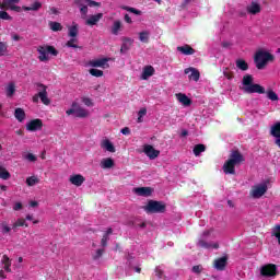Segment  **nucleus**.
<instances>
[{
  "label": "nucleus",
  "mask_w": 280,
  "mask_h": 280,
  "mask_svg": "<svg viewBox=\"0 0 280 280\" xmlns=\"http://www.w3.org/2000/svg\"><path fill=\"white\" fill-rule=\"evenodd\" d=\"M188 78L189 80H194V82H198L200 80V71H192Z\"/></svg>",
  "instance_id": "49530a36"
},
{
  "label": "nucleus",
  "mask_w": 280,
  "mask_h": 280,
  "mask_svg": "<svg viewBox=\"0 0 280 280\" xmlns=\"http://www.w3.org/2000/svg\"><path fill=\"white\" fill-rule=\"evenodd\" d=\"M90 74L94 78H102V75H104V71H90Z\"/></svg>",
  "instance_id": "13d9d810"
},
{
  "label": "nucleus",
  "mask_w": 280,
  "mask_h": 280,
  "mask_svg": "<svg viewBox=\"0 0 280 280\" xmlns=\"http://www.w3.org/2000/svg\"><path fill=\"white\" fill-rule=\"evenodd\" d=\"M74 5L79 7L82 16H86L89 14V7L100 8L102 3L96 2L94 0H74Z\"/></svg>",
  "instance_id": "20e7f679"
},
{
  "label": "nucleus",
  "mask_w": 280,
  "mask_h": 280,
  "mask_svg": "<svg viewBox=\"0 0 280 280\" xmlns=\"http://www.w3.org/2000/svg\"><path fill=\"white\" fill-rule=\"evenodd\" d=\"M246 11L248 14H259V12H261V4H259V2L252 1V3L246 7Z\"/></svg>",
  "instance_id": "f3484780"
},
{
  "label": "nucleus",
  "mask_w": 280,
  "mask_h": 280,
  "mask_svg": "<svg viewBox=\"0 0 280 280\" xmlns=\"http://www.w3.org/2000/svg\"><path fill=\"white\" fill-rule=\"evenodd\" d=\"M133 191L137 196H143L144 198H148L152 196V188L150 187H137L133 188Z\"/></svg>",
  "instance_id": "dca6fc26"
},
{
  "label": "nucleus",
  "mask_w": 280,
  "mask_h": 280,
  "mask_svg": "<svg viewBox=\"0 0 280 280\" xmlns=\"http://www.w3.org/2000/svg\"><path fill=\"white\" fill-rule=\"evenodd\" d=\"M43 8V3L40 2H34L33 4H31V7H23V10H25V12H37V10Z\"/></svg>",
  "instance_id": "c85d7f7f"
},
{
  "label": "nucleus",
  "mask_w": 280,
  "mask_h": 280,
  "mask_svg": "<svg viewBox=\"0 0 280 280\" xmlns=\"http://www.w3.org/2000/svg\"><path fill=\"white\" fill-rule=\"evenodd\" d=\"M26 161H30L31 163H35L36 161V155H34L33 153H28L25 155Z\"/></svg>",
  "instance_id": "4d7b16f0"
},
{
  "label": "nucleus",
  "mask_w": 280,
  "mask_h": 280,
  "mask_svg": "<svg viewBox=\"0 0 280 280\" xmlns=\"http://www.w3.org/2000/svg\"><path fill=\"white\" fill-rule=\"evenodd\" d=\"M125 21H126V23H132V19L130 18V15L127 13V14H125Z\"/></svg>",
  "instance_id": "0e129e2a"
},
{
  "label": "nucleus",
  "mask_w": 280,
  "mask_h": 280,
  "mask_svg": "<svg viewBox=\"0 0 280 280\" xmlns=\"http://www.w3.org/2000/svg\"><path fill=\"white\" fill-rule=\"evenodd\" d=\"M78 32L79 26L77 23H73L72 26L68 27V36H70V38H75L78 36Z\"/></svg>",
  "instance_id": "bb28decb"
},
{
  "label": "nucleus",
  "mask_w": 280,
  "mask_h": 280,
  "mask_svg": "<svg viewBox=\"0 0 280 280\" xmlns=\"http://www.w3.org/2000/svg\"><path fill=\"white\" fill-rule=\"evenodd\" d=\"M104 253H106L104 248L96 249V253L92 255L93 261H97L101 257H103Z\"/></svg>",
  "instance_id": "79ce46f5"
},
{
  "label": "nucleus",
  "mask_w": 280,
  "mask_h": 280,
  "mask_svg": "<svg viewBox=\"0 0 280 280\" xmlns=\"http://www.w3.org/2000/svg\"><path fill=\"white\" fill-rule=\"evenodd\" d=\"M48 25L51 32H62V24L60 22L50 21Z\"/></svg>",
  "instance_id": "c756f323"
},
{
  "label": "nucleus",
  "mask_w": 280,
  "mask_h": 280,
  "mask_svg": "<svg viewBox=\"0 0 280 280\" xmlns=\"http://www.w3.org/2000/svg\"><path fill=\"white\" fill-rule=\"evenodd\" d=\"M26 130L30 132H36L43 130V120L40 118L33 119L26 124Z\"/></svg>",
  "instance_id": "9b49d317"
},
{
  "label": "nucleus",
  "mask_w": 280,
  "mask_h": 280,
  "mask_svg": "<svg viewBox=\"0 0 280 280\" xmlns=\"http://www.w3.org/2000/svg\"><path fill=\"white\" fill-rule=\"evenodd\" d=\"M120 132H121V135L128 136V135H130V128L125 127V128H122V129L120 130Z\"/></svg>",
  "instance_id": "e2e57ef3"
},
{
  "label": "nucleus",
  "mask_w": 280,
  "mask_h": 280,
  "mask_svg": "<svg viewBox=\"0 0 280 280\" xmlns=\"http://www.w3.org/2000/svg\"><path fill=\"white\" fill-rule=\"evenodd\" d=\"M145 115H148V109H145V108H141L138 112V117H145Z\"/></svg>",
  "instance_id": "052dcab7"
},
{
  "label": "nucleus",
  "mask_w": 280,
  "mask_h": 280,
  "mask_svg": "<svg viewBox=\"0 0 280 280\" xmlns=\"http://www.w3.org/2000/svg\"><path fill=\"white\" fill-rule=\"evenodd\" d=\"M101 148H103V150H106L107 152H116L115 144H113V142H110V140L108 139H105L101 142Z\"/></svg>",
  "instance_id": "b1692460"
},
{
  "label": "nucleus",
  "mask_w": 280,
  "mask_h": 280,
  "mask_svg": "<svg viewBox=\"0 0 280 280\" xmlns=\"http://www.w3.org/2000/svg\"><path fill=\"white\" fill-rule=\"evenodd\" d=\"M270 135L271 137H276V144L280 148V121L271 127Z\"/></svg>",
  "instance_id": "2eb2a0df"
},
{
  "label": "nucleus",
  "mask_w": 280,
  "mask_h": 280,
  "mask_svg": "<svg viewBox=\"0 0 280 280\" xmlns=\"http://www.w3.org/2000/svg\"><path fill=\"white\" fill-rule=\"evenodd\" d=\"M7 97H13L14 93H16V85L14 82H10L5 88Z\"/></svg>",
  "instance_id": "a878e982"
},
{
  "label": "nucleus",
  "mask_w": 280,
  "mask_h": 280,
  "mask_svg": "<svg viewBox=\"0 0 280 280\" xmlns=\"http://www.w3.org/2000/svg\"><path fill=\"white\" fill-rule=\"evenodd\" d=\"M120 8H121V10H126V12H131V14H137L138 16L141 15V11H139L132 7L121 5Z\"/></svg>",
  "instance_id": "a19ab883"
},
{
  "label": "nucleus",
  "mask_w": 280,
  "mask_h": 280,
  "mask_svg": "<svg viewBox=\"0 0 280 280\" xmlns=\"http://www.w3.org/2000/svg\"><path fill=\"white\" fill-rule=\"evenodd\" d=\"M206 150L207 147L205 144H196L192 149V152L195 156H200V154H202V152H205Z\"/></svg>",
  "instance_id": "7c9ffc66"
},
{
  "label": "nucleus",
  "mask_w": 280,
  "mask_h": 280,
  "mask_svg": "<svg viewBox=\"0 0 280 280\" xmlns=\"http://www.w3.org/2000/svg\"><path fill=\"white\" fill-rule=\"evenodd\" d=\"M108 240H110L107 235L103 234V237L101 240V246H103V248H106V246H108Z\"/></svg>",
  "instance_id": "603ef678"
},
{
  "label": "nucleus",
  "mask_w": 280,
  "mask_h": 280,
  "mask_svg": "<svg viewBox=\"0 0 280 280\" xmlns=\"http://www.w3.org/2000/svg\"><path fill=\"white\" fill-rule=\"evenodd\" d=\"M2 264L4 266L5 272H12V269L10 268V266H12V261L10 260V257H8V255L2 256Z\"/></svg>",
  "instance_id": "cd10ccee"
},
{
  "label": "nucleus",
  "mask_w": 280,
  "mask_h": 280,
  "mask_svg": "<svg viewBox=\"0 0 280 280\" xmlns=\"http://www.w3.org/2000/svg\"><path fill=\"white\" fill-rule=\"evenodd\" d=\"M277 265L275 264H267L260 267V277L268 279L270 277H277Z\"/></svg>",
  "instance_id": "0eeeda50"
},
{
  "label": "nucleus",
  "mask_w": 280,
  "mask_h": 280,
  "mask_svg": "<svg viewBox=\"0 0 280 280\" xmlns=\"http://www.w3.org/2000/svg\"><path fill=\"white\" fill-rule=\"evenodd\" d=\"M228 261H229V257L226 256L217 258L214 260L213 267L215 268V270H220V271L225 270Z\"/></svg>",
  "instance_id": "4468645a"
},
{
  "label": "nucleus",
  "mask_w": 280,
  "mask_h": 280,
  "mask_svg": "<svg viewBox=\"0 0 280 280\" xmlns=\"http://www.w3.org/2000/svg\"><path fill=\"white\" fill-rule=\"evenodd\" d=\"M228 161L234 163V165H242L246 159H244V155L242 152H240V150H232Z\"/></svg>",
  "instance_id": "6e6552de"
},
{
  "label": "nucleus",
  "mask_w": 280,
  "mask_h": 280,
  "mask_svg": "<svg viewBox=\"0 0 280 280\" xmlns=\"http://www.w3.org/2000/svg\"><path fill=\"white\" fill-rule=\"evenodd\" d=\"M0 229L2 230V233L5 234V233H10V231H12V228H10L8 225V222L3 221L1 224H0Z\"/></svg>",
  "instance_id": "a18cd8bd"
},
{
  "label": "nucleus",
  "mask_w": 280,
  "mask_h": 280,
  "mask_svg": "<svg viewBox=\"0 0 280 280\" xmlns=\"http://www.w3.org/2000/svg\"><path fill=\"white\" fill-rule=\"evenodd\" d=\"M21 35H19V34H14V35H12V40H15V42H19V40H21Z\"/></svg>",
  "instance_id": "69168bd1"
},
{
  "label": "nucleus",
  "mask_w": 280,
  "mask_h": 280,
  "mask_svg": "<svg viewBox=\"0 0 280 280\" xmlns=\"http://www.w3.org/2000/svg\"><path fill=\"white\" fill-rule=\"evenodd\" d=\"M73 114H75V108H70V109H68L67 112H66V115H73Z\"/></svg>",
  "instance_id": "774afa93"
},
{
  "label": "nucleus",
  "mask_w": 280,
  "mask_h": 280,
  "mask_svg": "<svg viewBox=\"0 0 280 280\" xmlns=\"http://www.w3.org/2000/svg\"><path fill=\"white\" fill-rule=\"evenodd\" d=\"M8 54V44L0 42V56H5Z\"/></svg>",
  "instance_id": "09e8293b"
},
{
  "label": "nucleus",
  "mask_w": 280,
  "mask_h": 280,
  "mask_svg": "<svg viewBox=\"0 0 280 280\" xmlns=\"http://www.w3.org/2000/svg\"><path fill=\"white\" fill-rule=\"evenodd\" d=\"M37 51H38V60L40 62H49L50 57L49 56H58V49H56V47L54 46H49V45H43V46H38L37 47Z\"/></svg>",
  "instance_id": "f03ea898"
},
{
  "label": "nucleus",
  "mask_w": 280,
  "mask_h": 280,
  "mask_svg": "<svg viewBox=\"0 0 280 280\" xmlns=\"http://www.w3.org/2000/svg\"><path fill=\"white\" fill-rule=\"evenodd\" d=\"M177 101L183 104V106H191V98H189L186 94L177 93Z\"/></svg>",
  "instance_id": "4be33fe9"
},
{
  "label": "nucleus",
  "mask_w": 280,
  "mask_h": 280,
  "mask_svg": "<svg viewBox=\"0 0 280 280\" xmlns=\"http://www.w3.org/2000/svg\"><path fill=\"white\" fill-rule=\"evenodd\" d=\"M143 153L151 160L159 159L161 151L154 149L152 144H144L143 145Z\"/></svg>",
  "instance_id": "1a4fd4ad"
},
{
  "label": "nucleus",
  "mask_w": 280,
  "mask_h": 280,
  "mask_svg": "<svg viewBox=\"0 0 280 280\" xmlns=\"http://www.w3.org/2000/svg\"><path fill=\"white\" fill-rule=\"evenodd\" d=\"M103 18H104L103 13H97L95 15H90V18L85 21V24L93 27V25H97V23H100V21H102Z\"/></svg>",
  "instance_id": "6ab92c4d"
},
{
  "label": "nucleus",
  "mask_w": 280,
  "mask_h": 280,
  "mask_svg": "<svg viewBox=\"0 0 280 280\" xmlns=\"http://www.w3.org/2000/svg\"><path fill=\"white\" fill-rule=\"evenodd\" d=\"M140 43H150V32L143 31L139 33Z\"/></svg>",
  "instance_id": "473e14b6"
},
{
  "label": "nucleus",
  "mask_w": 280,
  "mask_h": 280,
  "mask_svg": "<svg viewBox=\"0 0 280 280\" xmlns=\"http://www.w3.org/2000/svg\"><path fill=\"white\" fill-rule=\"evenodd\" d=\"M19 226H26L27 228L30 225L27 224L25 219L20 218V219L16 220V222L13 223L12 229H19Z\"/></svg>",
  "instance_id": "e433bc0d"
},
{
  "label": "nucleus",
  "mask_w": 280,
  "mask_h": 280,
  "mask_svg": "<svg viewBox=\"0 0 280 280\" xmlns=\"http://www.w3.org/2000/svg\"><path fill=\"white\" fill-rule=\"evenodd\" d=\"M235 165H237V164L230 162V160L225 161V163L223 164L224 174L235 175Z\"/></svg>",
  "instance_id": "412c9836"
},
{
  "label": "nucleus",
  "mask_w": 280,
  "mask_h": 280,
  "mask_svg": "<svg viewBox=\"0 0 280 280\" xmlns=\"http://www.w3.org/2000/svg\"><path fill=\"white\" fill-rule=\"evenodd\" d=\"M75 117H79L81 119H83L84 117H89V112H86V109L82 107H78L75 109Z\"/></svg>",
  "instance_id": "f704fd0d"
},
{
  "label": "nucleus",
  "mask_w": 280,
  "mask_h": 280,
  "mask_svg": "<svg viewBox=\"0 0 280 280\" xmlns=\"http://www.w3.org/2000/svg\"><path fill=\"white\" fill-rule=\"evenodd\" d=\"M198 246H200V248H211V245L207 243L205 240H199Z\"/></svg>",
  "instance_id": "5fc2aeb1"
},
{
  "label": "nucleus",
  "mask_w": 280,
  "mask_h": 280,
  "mask_svg": "<svg viewBox=\"0 0 280 280\" xmlns=\"http://www.w3.org/2000/svg\"><path fill=\"white\" fill-rule=\"evenodd\" d=\"M14 117L20 124H23L25 121V109L21 107L15 108Z\"/></svg>",
  "instance_id": "393cba45"
},
{
  "label": "nucleus",
  "mask_w": 280,
  "mask_h": 280,
  "mask_svg": "<svg viewBox=\"0 0 280 280\" xmlns=\"http://www.w3.org/2000/svg\"><path fill=\"white\" fill-rule=\"evenodd\" d=\"M191 270L195 275H200L202 272L203 268H202V265H196L192 267Z\"/></svg>",
  "instance_id": "3c124183"
},
{
  "label": "nucleus",
  "mask_w": 280,
  "mask_h": 280,
  "mask_svg": "<svg viewBox=\"0 0 280 280\" xmlns=\"http://www.w3.org/2000/svg\"><path fill=\"white\" fill-rule=\"evenodd\" d=\"M133 43H135V40L132 38L122 37V45L120 47V52L126 54V51H128V49H130V47H132Z\"/></svg>",
  "instance_id": "aec40b11"
},
{
  "label": "nucleus",
  "mask_w": 280,
  "mask_h": 280,
  "mask_svg": "<svg viewBox=\"0 0 280 280\" xmlns=\"http://www.w3.org/2000/svg\"><path fill=\"white\" fill-rule=\"evenodd\" d=\"M155 276L158 277V279H163L165 276H164V272L161 268H155Z\"/></svg>",
  "instance_id": "6e6d98bb"
},
{
  "label": "nucleus",
  "mask_w": 280,
  "mask_h": 280,
  "mask_svg": "<svg viewBox=\"0 0 280 280\" xmlns=\"http://www.w3.org/2000/svg\"><path fill=\"white\" fill-rule=\"evenodd\" d=\"M108 60L110 58H100L93 59L88 62L89 67L100 68V69H108Z\"/></svg>",
  "instance_id": "9d476101"
},
{
  "label": "nucleus",
  "mask_w": 280,
  "mask_h": 280,
  "mask_svg": "<svg viewBox=\"0 0 280 280\" xmlns=\"http://www.w3.org/2000/svg\"><path fill=\"white\" fill-rule=\"evenodd\" d=\"M177 51H179V54H183L184 56H194L196 54V49L190 47L188 44L184 46H178Z\"/></svg>",
  "instance_id": "a211bd4d"
},
{
  "label": "nucleus",
  "mask_w": 280,
  "mask_h": 280,
  "mask_svg": "<svg viewBox=\"0 0 280 280\" xmlns=\"http://www.w3.org/2000/svg\"><path fill=\"white\" fill-rule=\"evenodd\" d=\"M243 84L245 85L244 89H246V86H252L253 75L247 74V75L243 77Z\"/></svg>",
  "instance_id": "c03bdc74"
},
{
  "label": "nucleus",
  "mask_w": 280,
  "mask_h": 280,
  "mask_svg": "<svg viewBox=\"0 0 280 280\" xmlns=\"http://www.w3.org/2000/svg\"><path fill=\"white\" fill-rule=\"evenodd\" d=\"M78 38L75 37H72L71 39H69L66 44L67 47H72V49H82V47L78 46Z\"/></svg>",
  "instance_id": "58836bf2"
},
{
  "label": "nucleus",
  "mask_w": 280,
  "mask_h": 280,
  "mask_svg": "<svg viewBox=\"0 0 280 280\" xmlns=\"http://www.w3.org/2000/svg\"><path fill=\"white\" fill-rule=\"evenodd\" d=\"M152 75H154V71H143L140 77V80H150Z\"/></svg>",
  "instance_id": "de8ad7c7"
},
{
  "label": "nucleus",
  "mask_w": 280,
  "mask_h": 280,
  "mask_svg": "<svg viewBox=\"0 0 280 280\" xmlns=\"http://www.w3.org/2000/svg\"><path fill=\"white\" fill-rule=\"evenodd\" d=\"M21 0H3L2 2H0V8H10V5L14 4V3H19Z\"/></svg>",
  "instance_id": "ea45409f"
},
{
  "label": "nucleus",
  "mask_w": 280,
  "mask_h": 280,
  "mask_svg": "<svg viewBox=\"0 0 280 280\" xmlns=\"http://www.w3.org/2000/svg\"><path fill=\"white\" fill-rule=\"evenodd\" d=\"M101 167L103 170H110L115 167V160H113V158L103 159L101 162Z\"/></svg>",
  "instance_id": "5701e85b"
},
{
  "label": "nucleus",
  "mask_w": 280,
  "mask_h": 280,
  "mask_svg": "<svg viewBox=\"0 0 280 280\" xmlns=\"http://www.w3.org/2000/svg\"><path fill=\"white\" fill-rule=\"evenodd\" d=\"M236 67L241 71H248V63L244 59H237L236 60Z\"/></svg>",
  "instance_id": "2f4dec72"
},
{
  "label": "nucleus",
  "mask_w": 280,
  "mask_h": 280,
  "mask_svg": "<svg viewBox=\"0 0 280 280\" xmlns=\"http://www.w3.org/2000/svg\"><path fill=\"white\" fill-rule=\"evenodd\" d=\"M267 97L268 100H270L271 102H279V95H277V93L272 90H269L267 92Z\"/></svg>",
  "instance_id": "37998d69"
},
{
  "label": "nucleus",
  "mask_w": 280,
  "mask_h": 280,
  "mask_svg": "<svg viewBox=\"0 0 280 280\" xmlns=\"http://www.w3.org/2000/svg\"><path fill=\"white\" fill-rule=\"evenodd\" d=\"M21 209H23V203H21V202H16L13 206V211H21Z\"/></svg>",
  "instance_id": "bf43d9fd"
},
{
  "label": "nucleus",
  "mask_w": 280,
  "mask_h": 280,
  "mask_svg": "<svg viewBox=\"0 0 280 280\" xmlns=\"http://www.w3.org/2000/svg\"><path fill=\"white\" fill-rule=\"evenodd\" d=\"M119 30H121V21H115L112 27V34H114V36H117V34H119Z\"/></svg>",
  "instance_id": "4c0bfd02"
},
{
  "label": "nucleus",
  "mask_w": 280,
  "mask_h": 280,
  "mask_svg": "<svg viewBox=\"0 0 280 280\" xmlns=\"http://www.w3.org/2000/svg\"><path fill=\"white\" fill-rule=\"evenodd\" d=\"M0 19L3 21H12V16H10V14H8L5 11H0Z\"/></svg>",
  "instance_id": "8fccbe9b"
},
{
  "label": "nucleus",
  "mask_w": 280,
  "mask_h": 280,
  "mask_svg": "<svg viewBox=\"0 0 280 280\" xmlns=\"http://www.w3.org/2000/svg\"><path fill=\"white\" fill-rule=\"evenodd\" d=\"M83 103L85 104V106H93V101H91V98H83Z\"/></svg>",
  "instance_id": "680f3d73"
},
{
  "label": "nucleus",
  "mask_w": 280,
  "mask_h": 280,
  "mask_svg": "<svg viewBox=\"0 0 280 280\" xmlns=\"http://www.w3.org/2000/svg\"><path fill=\"white\" fill-rule=\"evenodd\" d=\"M270 62H275V55L268 51L258 50L254 55V63L259 71L266 69Z\"/></svg>",
  "instance_id": "f257e3e1"
},
{
  "label": "nucleus",
  "mask_w": 280,
  "mask_h": 280,
  "mask_svg": "<svg viewBox=\"0 0 280 280\" xmlns=\"http://www.w3.org/2000/svg\"><path fill=\"white\" fill-rule=\"evenodd\" d=\"M268 185H270V179H266L262 183L253 187L250 196L253 198H261L268 191Z\"/></svg>",
  "instance_id": "423d86ee"
},
{
  "label": "nucleus",
  "mask_w": 280,
  "mask_h": 280,
  "mask_svg": "<svg viewBox=\"0 0 280 280\" xmlns=\"http://www.w3.org/2000/svg\"><path fill=\"white\" fill-rule=\"evenodd\" d=\"M244 92L245 93H258L259 95H264V93H266V88L265 86H261L257 83H253L252 85L249 86H245L244 88Z\"/></svg>",
  "instance_id": "f8f14e48"
},
{
  "label": "nucleus",
  "mask_w": 280,
  "mask_h": 280,
  "mask_svg": "<svg viewBox=\"0 0 280 280\" xmlns=\"http://www.w3.org/2000/svg\"><path fill=\"white\" fill-rule=\"evenodd\" d=\"M145 213H165L167 205L163 201L149 200L147 206L143 207Z\"/></svg>",
  "instance_id": "7ed1b4c3"
},
{
  "label": "nucleus",
  "mask_w": 280,
  "mask_h": 280,
  "mask_svg": "<svg viewBox=\"0 0 280 280\" xmlns=\"http://www.w3.org/2000/svg\"><path fill=\"white\" fill-rule=\"evenodd\" d=\"M85 180L86 178L82 176V174H74L69 177V182L71 185H74V187H82Z\"/></svg>",
  "instance_id": "ddd939ff"
},
{
  "label": "nucleus",
  "mask_w": 280,
  "mask_h": 280,
  "mask_svg": "<svg viewBox=\"0 0 280 280\" xmlns=\"http://www.w3.org/2000/svg\"><path fill=\"white\" fill-rule=\"evenodd\" d=\"M38 93L33 96V103L38 104V100L44 103L45 106H49L51 104V100L47 96V88L43 83H37Z\"/></svg>",
  "instance_id": "39448f33"
},
{
  "label": "nucleus",
  "mask_w": 280,
  "mask_h": 280,
  "mask_svg": "<svg viewBox=\"0 0 280 280\" xmlns=\"http://www.w3.org/2000/svg\"><path fill=\"white\" fill-rule=\"evenodd\" d=\"M142 71H154V67L152 66H145Z\"/></svg>",
  "instance_id": "338daca9"
},
{
  "label": "nucleus",
  "mask_w": 280,
  "mask_h": 280,
  "mask_svg": "<svg viewBox=\"0 0 280 280\" xmlns=\"http://www.w3.org/2000/svg\"><path fill=\"white\" fill-rule=\"evenodd\" d=\"M11 177L10 172H8L5 167L0 166V178L2 180H10Z\"/></svg>",
  "instance_id": "72a5a7b5"
},
{
  "label": "nucleus",
  "mask_w": 280,
  "mask_h": 280,
  "mask_svg": "<svg viewBox=\"0 0 280 280\" xmlns=\"http://www.w3.org/2000/svg\"><path fill=\"white\" fill-rule=\"evenodd\" d=\"M38 183H40V179H38V177L36 176H31L26 178V185L28 187H34V185H38Z\"/></svg>",
  "instance_id": "c9c22d12"
},
{
  "label": "nucleus",
  "mask_w": 280,
  "mask_h": 280,
  "mask_svg": "<svg viewBox=\"0 0 280 280\" xmlns=\"http://www.w3.org/2000/svg\"><path fill=\"white\" fill-rule=\"evenodd\" d=\"M273 235L277 237L278 244L280 245V224L276 225Z\"/></svg>",
  "instance_id": "864d4df0"
}]
</instances>
